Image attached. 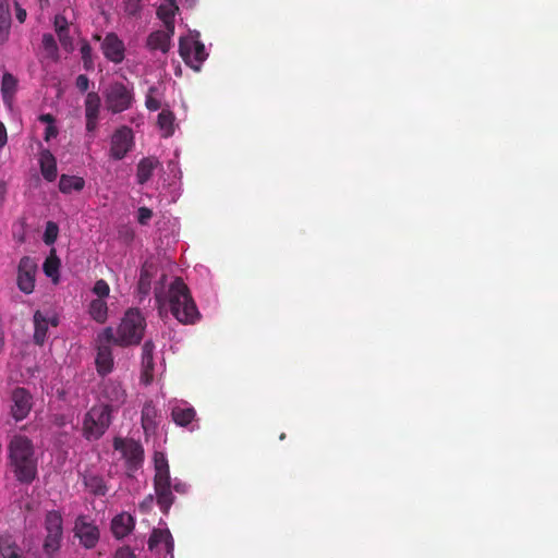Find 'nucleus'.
Returning <instances> with one entry per match:
<instances>
[{"mask_svg": "<svg viewBox=\"0 0 558 558\" xmlns=\"http://www.w3.org/2000/svg\"><path fill=\"white\" fill-rule=\"evenodd\" d=\"M101 97L96 90L87 93L84 101L85 106V118H86V130L87 132H95L99 112H100Z\"/></svg>", "mask_w": 558, "mask_h": 558, "instance_id": "obj_16", "label": "nucleus"}, {"mask_svg": "<svg viewBox=\"0 0 558 558\" xmlns=\"http://www.w3.org/2000/svg\"><path fill=\"white\" fill-rule=\"evenodd\" d=\"M145 417H149V410L148 409H144V411L142 413V418H145Z\"/></svg>", "mask_w": 558, "mask_h": 558, "instance_id": "obj_59", "label": "nucleus"}, {"mask_svg": "<svg viewBox=\"0 0 558 558\" xmlns=\"http://www.w3.org/2000/svg\"><path fill=\"white\" fill-rule=\"evenodd\" d=\"M81 59L85 69H94L95 61L93 59V47L88 44L87 39H83L80 46Z\"/></svg>", "mask_w": 558, "mask_h": 558, "instance_id": "obj_35", "label": "nucleus"}, {"mask_svg": "<svg viewBox=\"0 0 558 558\" xmlns=\"http://www.w3.org/2000/svg\"><path fill=\"white\" fill-rule=\"evenodd\" d=\"M11 29V8L0 5V45L9 39Z\"/></svg>", "mask_w": 558, "mask_h": 558, "instance_id": "obj_32", "label": "nucleus"}, {"mask_svg": "<svg viewBox=\"0 0 558 558\" xmlns=\"http://www.w3.org/2000/svg\"><path fill=\"white\" fill-rule=\"evenodd\" d=\"M113 558H137L131 548L129 546H124V548H119L117 553L114 554Z\"/></svg>", "mask_w": 558, "mask_h": 558, "instance_id": "obj_47", "label": "nucleus"}, {"mask_svg": "<svg viewBox=\"0 0 558 558\" xmlns=\"http://www.w3.org/2000/svg\"><path fill=\"white\" fill-rule=\"evenodd\" d=\"M146 320L140 310H128L117 328L114 343L118 345H133L140 343L145 333Z\"/></svg>", "mask_w": 558, "mask_h": 558, "instance_id": "obj_3", "label": "nucleus"}, {"mask_svg": "<svg viewBox=\"0 0 558 558\" xmlns=\"http://www.w3.org/2000/svg\"><path fill=\"white\" fill-rule=\"evenodd\" d=\"M83 483L94 495H106L108 493L106 481L100 474H84Z\"/></svg>", "mask_w": 558, "mask_h": 558, "instance_id": "obj_28", "label": "nucleus"}, {"mask_svg": "<svg viewBox=\"0 0 558 558\" xmlns=\"http://www.w3.org/2000/svg\"><path fill=\"white\" fill-rule=\"evenodd\" d=\"M61 45L65 48L68 47H72V37L70 35V31H69V22H68V19H65V40L64 41H61Z\"/></svg>", "mask_w": 558, "mask_h": 558, "instance_id": "obj_52", "label": "nucleus"}, {"mask_svg": "<svg viewBox=\"0 0 558 558\" xmlns=\"http://www.w3.org/2000/svg\"><path fill=\"white\" fill-rule=\"evenodd\" d=\"M37 269L36 260L28 257V255L22 257L17 263L16 283L19 289L25 292V294H31L35 290Z\"/></svg>", "mask_w": 558, "mask_h": 558, "instance_id": "obj_9", "label": "nucleus"}, {"mask_svg": "<svg viewBox=\"0 0 558 558\" xmlns=\"http://www.w3.org/2000/svg\"><path fill=\"white\" fill-rule=\"evenodd\" d=\"M112 447L119 451L124 460V468L128 475H133L140 468L143 466L145 461V449L138 440L128 437H114Z\"/></svg>", "mask_w": 558, "mask_h": 558, "instance_id": "obj_4", "label": "nucleus"}, {"mask_svg": "<svg viewBox=\"0 0 558 558\" xmlns=\"http://www.w3.org/2000/svg\"><path fill=\"white\" fill-rule=\"evenodd\" d=\"M43 46L49 54H56V52H58L57 40L52 34L43 35Z\"/></svg>", "mask_w": 558, "mask_h": 558, "instance_id": "obj_40", "label": "nucleus"}, {"mask_svg": "<svg viewBox=\"0 0 558 558\" xmlns=\"http://www.w3.org/2000/svg\"><path fill=\"white\" fill-rule=\"evenodd\" d=\"M58 225L54 223V221H48L46 226V231L44 233V242L47 245H51V243H54V241L58 240Z\"/></svg>", "mask_w": 558, "mask_h": 558, "instance_id": "obj_39", "label": "nucleus"}, {"mask_svg": "<svg viewBox=\"0 0 558 558\" xmlns=\"http://www.w3.org/2000/svg\"><path fill=\"white\" fill-rule=\"evenodd\" d=\"M90 80L88 75L80 74L76 76L75 86L81 92H86L89 88Z\"/></svg>", "mask_w": 558, "mask_h": 558, "instance_id": "obj_46", "label": "nucleus"}, {"mask_svg": "<svg viewBox=\"0 0 558 558\" xmlns=\"http://www.w3.org/2000/svg\"><path fill=\"white\" fill-rule=\"evenodd\" d=\"M173 501L174 494L171 489V476H169L159 496L157 497V504L163 513H169L170 507L172 506Z\"/></svg>", "mask_w": 558, "mask_h": 558, "instance_id": "obj_30", "label": "nucleus"}, {"mask_svg": "<svg viewBox=\"0 0 558 558\" xmlns=\"http://www.w3.org/2000/svg\"><path fill=\"white\" fill-rule=\"evenodd\" d=\"M8 459L14 477L21 483H33L38 475V458L34 442L25 435H13L8 444Z\"/></svg>", "mask_w": 558, "mask_h": 558, "instance_id": "obj_1", "label": "nucleus"}, {"mask_svg": "<svg viewBox=\"0 0 558 558\" xmlns=\"http://www.w3.org/2000/svg\"><path fill=\"white\" fill-rule=\"evenodd\" d=\"M51 324H52V325H58L57 319H53V320L51 322Z\"/></svg>", "mask_w": 558, "mask_h": 558, "instance_id": "obj_64", "label": "nucleus"}, {"mask_svg": "<svg viewBox=\"0 0 558 558\" xmlns=\"http://www.w3.org/2000/svg\"><path fill=\"white\" fill-rule=\"evenodd\" d=\"M170 476V466H165L163 471H160L159 474H155L154 476V489L156 494V498H158L159 494L161 493L162 488L166 485V482L168 481Z\"/></svg>", "mask_w": 558, "mask_h": 558, "instance_id": "obj_37", "label": "nucleus"}, {"mask_svg": "<svg viewBox=\"0 0 558 558\" xmlns=\"http://www.w3.org/2000/svg\"><path fill=\"white\" fill-rule=\"evenodd\" d=\"M156 300H157V302H158L159 304H161V302H162V298H161L160 293H158V291H156Z\"/></svg>", "mask_w": 558, "mask_h": 558, "instance_id": "obj_60", "label": "nucleus"}, {"mask_svg": "<svg viewBox=\"0 0 558 558\" xmlns=\"http://www.w3.org/2000/svg\"><path fill=\"white\" fill-rule=\"evenodd\" d=\"M0 555L3 558H23L19 544L10 535L0 536Z\"/></svg>", "mask_w": 558, "mask_h": 558, "instance_id": "obj_26", "label": "nucleus"}, {"mask_svg": "<svg viewBox=\"0 0 558 558\" xmlns=\"http://www.w3.org/2000/svg\"><path fill=\"white\" fill-rule=\"evenodd\" d=\"M179 12L177 0H167L157 8V16L165 24V32L168 35V41L171 47V38L175 33V16Z\"/></svg>", "mask_w": 558, "mask_h": 558, "instance_id": "obj_14", "label": "nucleus"}, {"mask_svg": "<svg viewBox=\"0 0 558 558\" xmlns=\"http://www.w3.org/2000/svg\"><path fill=\"white\" fill-rule=\"evenodd\" d=\"M93 38L96 39V40H101L100 34H94Z\"/></svg>", "mask_w": 558, "mask_h": 558, "instance_id": "obj_62", "label": "nucleus"}, {"mask_svg": "<svg viewBox=\"0 0 558 558\" xmlns=\"http://www.w3.org/2000/svg\"><path fill=\"white\" fill-rule=\"evenodd\" d=\"M41 122H46L47 125L50 124V122H56L54 116L52 113H41L38 118Z\"/></svg>", "mask_w": 558, "mask_h": 558, "instance_id": "obj_54", "label": "nucleus"}, {"mask_svg": "<svg viewBox=\"0 0 558 558\" xmlns=\"http://www.w3.org/2000/svg\"><path fill=\"white\" fill-rule=\"evenodd\" d=\"M112 392L114 393V398L112 401H100L98 404H95L89 412H87L86 417H98V418H110L113 417L114 413H117L121 403L125 400V393L122 389L112 388Z\"/></svg>", "mask_w": 558, "mask_h": 558, "instance_id": "obj_12", "label": "nucleus"}, {"mask_svg": "<svg viewBox=\"0 0 558 558\" xmlns=\"http://www.w3.org/2000/svg\"><path fill=\"white\" fill-rule=\"evenodd\" d=\"M15 11L19 22H25V20L27 19V11L25 10V8H22V5L19 4V2H15Z\"/></svg>", "mask_w": 558, "mask_h": 558, "instance_id": "obj_50", "label": "nucleus"}, {"mask_svg": "<svg viewBox=\"0 0 558 558\" xmlns=\"http://www.w3.org/2000/svg\"><path fill=\"white\" fill-rule=\"evenodd\" d=\"M159 161H157V159H154V157H144V159H141V161L137 165L136 171L137 182H141V184H143V182L149 181Z\"/></svg>", "mask_w": 558, "mask_h": 558, "instance_id": "obj_25", "label": "nucleus"}, {"mask_svg": "<svg viewBox=\"0 0 558 558\" xmlns=\"http://www.w3.org/2000/svg\"><path fill=\"white\" fill-rule=\"evenodd\" d=\"M89 313L97 323H105L108 318V305L106 301H102L99 296L94 299L89 305Z\"/></svg>", "mask_w": 558, "mask_h": 558, "instance_id": "obj_31", "label": "nucleus"}, {"mask_svg": "<svg viewBox=\"0 0 558 558\" xmlns=\"http://www.w3.org/2000/svg\"><path fill=\"white\" fill-rule=\"evenodd\" d=\"M93 291L95 292V294H97L99 298H101L102 300H105L106 296H109V293H110V287H109V283L108 281L106 280H97L95 282V286L93 288Z\"/></svg>", "mask_w": 558, "mask_h": 558, "instance_id": "obj_42", "label": "nucleus"}, {"mask_svg": "<svg viewBox=\"0 0 558 558\" xmlns=\"http://www.w3.org/2000/svg\"><path fill=\"white\" fill-rule=\"evenodd\" d=\"M120 234L124 238V240H133L134 238V231H132V229H125L124 231L120 232Z\"/></svg>", "mask_w": 558, "mask_h": 558, "instance_id": "obj_55", "label": "nucleus"}, {"mask_svg": "<svg viewBox=\"0 0 558 558\" xmlns=\"http://www.w3.org/2000/svg\"><path fill=\"white\" fill-rule=\"evenodd\" d=\"M101 50L105 58L113 63H121L125 58V44L116 33H108L101 40Z\"/></svg>", "mask_w": 558, "mask_h": 558, "instance_id": "obj_13", "label": "nucleus"}, {"mask_svg": "<svg viewBox=\"0 0 558 558\" xmlns=\"http://www.w3.org/2000/svg\"><path fill=\"white\" fill-rule=\"evenodd\" d=\"M169 306L173 317L180 323H196L201 317L199 310L191 291L182 278H174L169 287Z\"/></svg>", "mask_w": 558, "mask_h": 558, "instance_id": "obj_2", "label": "nucleus"}, {"mask_svg": "<svg viewBox=\"0 0 558 558\" xmlns=\"http://www.w3.org/2000/svg\"><path fill=\"white\" fill-rule=\"evenodd\" d=\"M0 5L10 7V0H0Z\"/></svg>", "mask_w": 558, "mask_h": 558, "instance_id": "obj_58", "label": "nucleus"}, {"mask_svg": "<svg viewBox=\"0 0 558 558\" xmlns=\"http://www.w3.org/2000/svg\"><path fill=\"white\" fill-rule=\"evenodd\" d=\"M157 271L154 263L145 260L141 267V274L137 282V292L141 298L147 296L151 290V280Z\"/></svg>", "mask_w": 558, "mask_h": 558, "instance_id": "obj_19", "label": "nucleus"}, {"mask_svg": "<svg viewBox=\"0 0 558 558\" xmlns=\"http://www.w3.org/2000/svg\"><path fill=\"white\" fill-rule=\"evenodd\" d=\"M5 349V327L3 323V317L0 314V356Z\"/></svg>", "mask_w": 558, "mask_h": 558, "instance_id": "obj_49", "label": "nucleus"}, {"mask_svg": "<svg viewBox=\"0 0 558 558\" xmlns=\"http://www.w3.org/2000/svg\"><path fill=\"white\" fill-rule=\"evenodd\" d=\"M169 464L168 459L166 458L165 453H155L154 454V465H155V474H160L161 470H165V468Z\"/></svg>", "mask_w": 558, "mask_h": 558, "instance_id": "obj_45", "label": "nucleus"}, {"mask_svg": "<svg viewBox=\"0 0 558 558\" xmlns=\"http://www.w3.org/2000/svg\"><path fill=\"white\" fill-rule=\"evenodd\" d=\"M153 217V209L147 208V206H141L137 209V221L141 225H147Z\"/></svg>", "mask_w": 558, "mask_h": 558, "instance_id": "obj_44", "label": "nucleus"}, {"mask_svg": "<svg viewBox=\"0 0 558 558\" xmlns=\"http://www.w3.org/2000/svg\"><path fill=\"white\" fill-rule=\"evenodd\" d=\"M148 548L157 549L158 545L163 544L166 551L170 553L174 549V538L171 535L170 530H161V527H155L148 538Z\"/></svg>", "mask_w": 558, "mask_h": 558, "instance_id": "obj_20", "label": "nucleus"}, {"mask_svg": "<svg viewBox=\"0 0 558 558\" xmlns=\"http://www.w3.org/2000/svg\"><path fill=\"white\" fill-rule=\"evenodd\" d=\"M157 90V87H149L145 95V106L149 111H157V109H160L161 102L155 96Z\"/></svg>", "mask_w": 558, "mask_h": 558, "instance_id": "obj_38", "label": "nucleus"}, {"mask_svg": "<svg viewBox=\"0 0 558 558\" xmlns=\"http://www.w3.org/2000/svg\"><path fill=\"white\" fill-rule=\"evenodd\" d=\"M154 502V495H146L145 499L141 502V509H149Z\"/></svg>", "mask_w": 558, "mask_h": 558, "instance_id": "obj_53", "label": "nucleus"}, {"mask_svg": "<svg viewBox=\"0 0 558 558\" xmlns=\"http://www.w3.org/2000/svg\"><path fill=\"white\" fill-rule=\"evenodd\" d=\"M150 424H153V422H142L144 428H149Z\"/></svg>", "mask_w": 558, "mask_h": 558, "instance_id": "obj_61", "label": "nucleus"}, {"mask_svg": "<svg viewBox=\"0 0 558 558\" xmlns=\"http://www.w3.org/2000/svg\"><path fill=\"white\" fill-rule=\"evenodd\" d=\"M196 415L195 409L190 407L187 402H182L181 404H177L173 407L171 411L172 418H193Z\"/></svg>", "mask_w": 558, "mask_h": 558, "instance_id": "obj_36", "label": "nucleus"}, {"mask_svg": "<svg viewBox=\"0 0 558 558\" xmlns=\"http://www.w3.org/2000/svg\"><path fill=\"white\" fill-rule=\"evenodd\" d=\"M124 10L131 16H137L142 10V0H123Z\"/></svg>", "mask_w": 558, "mask_h": 558, "instance_id": "obj_41", "label": "nucleus"}, {"mask_svg": "<svg viewBox=\"0 0 558 558\" xmlns=\"http://www.w3.org/2000/svg\"><path fill=\"white\" fill-rule=\"evenodd\" d=\"M154 348L153 340H146L142 345V379L145 383L151 381L154 377Z\"/></svg>", "mask_w": 558, "mask_h": 558, "instance_id": "obj_17", "label": "nucleus"}, {"mask_svg": "<svg viewBox=\"0 0 558 558\" xmlns=\"http://www.w3.org/2000/svg\"><path fill=\"white\" fill-rule=\"evenodd\" d=\"M178 424H181V426H187V424L191 423V420H177Z\"/></svg>", "mask_w": 558, "mask_h": 558, "instance_id": "obj_57", "label": "nucleus"}, {"mask_svg": "<svg viewBox=\"0 0 558 558\" xmlns=\"http://www.w3.org/2000/svg\"><path fill=\"white\" fill-rule=\"evenodd\" d=\"M135 525V521L133 515L125 514H117L111 520V532L116 537H124L133 531Z\"/></svg>", "mask_w": 558, "mask_h": 558, "instance_id": "obj_21", "label": "nucleus"}, {"mask_svg": "<svg viewBox=\"0 0 558 558\" xmlns=\"http://www.w3.org/2000/svg\"><path fill=\"white\" fill-rule=\"evenodd\" d=\"M58 134H59V131H58L57 126L54 125V123H49L45 129L44 138L46 141H50L51 137H56V135H58Z\"/></svg>", "mask_w": 558, "mask_h": 558, "instance_id": "obj_48", "label": "nucleus"}, {"mask_svg": "<svg viewBox=\"0 0 558 558\" xmlns=\"http://www.w3.org/2000/svg\"><path fill=\"white\" fill-rule=\"evenodd\" d=\"M40 172L47 181H54L58 177V162L50 149H43L39 153Z\"/></svg>", "mask_w": 558, "mask_h": 558, "instance_id": "obj_18", "label": "nucleus"}, {"mask_svg": "<svg viewBox=\"0 0 558 558\" xmlns=\"http://www.w3.org/2000/svg\"><path fill=\"white\" fill-rule=\"evenodd\" d=\"M74 535L80 538L84 547L92 549L99 542L100 530L95 523L88 522L87 515L81 514L74 522Z\"/></svg>", "mask_w": 558, "mask_h": 558, "instance_id": "obj_10", "label": "nucleus"}, {"mask_svg": "<svg viewBox=\"0 0 558 558\" xmlns=\"http://www.w3.org/2000/svg\"><path fill=\"white\" fill-rule=\"evenodd\" d=\"M45 530L47 532L44 550L46 553L58 551L63 537V517L59 510H49L45 517Z\"/></svg>", "mask_w": 558, "mask_h": 558, "instance_id": "obj_6", "label": "nucleus"}, {"mask_svg": "<svg viewBox=\"0 0 558 558\" xmlns=\"http://www.w3.org/2000/svg\"><path fill=\"white\" fill-rule=\"evenodd\" d=\"M65 24H66V17L64 15H57L54 17V27L56 32L58 34L59 40H65Z\"/></svg>", "mask_w": 558, "mask_h": 558, "instance_id": "obj_43", "label": "nucleus"}, {"mask_svg": "<svg viewBox=\"0 0 558 558\" xmlns=\"http://www.w3.org/2000/svg\"><path fill=\"white\" fill-rule=\"evenodd\" d=\"M133 132L130 126H120L111 136L110 155L116 160L124 158L125 154L131 150L133 146Z\"/></svg>", "mask_w": 558, "mask_h": 558, "instance_id": "obj_11", "label": "nucleus"}, {"mask_svg": "<svg viewBox=\"0 0 558 558\" xmlns=\"http://www.w3.org/2000/svg\"><path fill=\"white\" fill-rule=\"evenodd\" d=\"M146 47L149 50H161V52H169L171 46L169 36L166 31H154L146 38Z\"/></svg>", "mask_w": 558, "mask_h": 558, "instance_id": "obj_23", "label": "nucleus"}, {"mask_svg": "<svg viewBox=\"0 0 558 558\" xmlns=\"http://www.w3.org/2000/svg\"><path fill=\"white\" fill-rule=\"evenodd\" d=\"M179 54L190 68L198 71L207 58L206 47L199 39L180 38Z\"/></svg>", "mask_w": 558, "mask_h": 558, "instance_id": "obj_7", "label": "nucleus"}, {"mask_svg": "<svg viewBox=\"0 0 558 558\" xmlns=\"http://www.w3.org/2000/svg\"><path fill=\"white\" fill-rule=\"evenodd\" d=\"M133 100L132 90L124 83H112L106 95L107 107L112 112L125 111Z\"/></svg>", "mask_w": 558, "mask_h": 558, "instance_id": "obj_8", "label": "nucleus"}, {"mask_svg": "<svg viewBox=\"0 0 558 558\" xmlns=\"http://www.w3.org/2000/svg\"><path fill=\"white\" fill-rule=\"evenodd\" d=\"M173 488L174 490H178V493H185L186 484H174Z\"/></svg>", "mask_w": 558, "mask_h": 558, "instance_id": "obj_56", "label": "nucleus"}, {"mask_svg": "<svg viewBox=\"0 0 558 558\" xmlns=\"http://www.w3.org/2000/svg\"><path fill=\"white\" fill-rule=\"evenodd\" d=\"M109 423L106 420H84L83 422V435L87 439H97L105 434L109 428Z\"/></svg>", "mask_w": 558, "mask_h": 558, "instance_id": "obj_22", "label": "nucleus"}, {"mask_svg": "<svg viewBox=\"0 0 558 558\" xmlns=\"http://www.w3.org/2000/svg\"><path fill=\"white\" fill-rule=\"evenodd\" d=\"M16 90L17 80L15 75L10 74V72H5L1 81V94L4 101H7V99H10V97L14 96Z\"/></svg>", "mask_w": 558, "mask_h": 558, "instance_id": "obj_34", "label": "nucleus"}, {"mask_svg": "<svg viewBox=\"0 0 558 558\" xmlns=\"http://www.w3.org/2000/svg\"><path fill=\"white\" fill-rule=\"evenodd\" d=\"M85 180L82 175L62 174L59 179V189L63 194H70L72 191H82Z\"/></svg>", "mask_w": 558, "mask_h": 558, "instance_id": "obj_27", "label": "nucleus"}, {"mask_svg": "<svg viewBox=\"0 0 558 558\" xmlns=\"http://www.w3.org/2000/svg\"><path fill=\"white\" fill-rule=\"evenodd\" d=\"M8 142V133H7V126L5 124L0 121V148L4 147Z\"/></svg>", "mask_w": 558, "mask_h": 558, "instance_id": "obj_51", "label": "nucleus"}, {"mask_svg": "<svg viewBox=\"0 0 558 558\" xmlns=\"http://www.w3.org/2000/svg\"><path fill=\"white\" fill-rule=\"evenodd\" d=\"M60 265L61 260L59 259L58 255H56V253H50V255L43 263V270L46 276L51 277L53 281H58Z\"/></svg>", "mask_w": 558, "mask_h": 558, "instance_id": "obj_33", "label": "nucleus"}, {"mask_svg": "<svg viewBox=\"0 0 558 558\" xmlns=\"http://www.w3.org/2000/svg\"><path fill=\"white\" fill-rule=\"evenodd\" d=\"M117 338L112 327H106L98 337V351L96 355V371L100 375L110 374L113 369V352L110 347Z\"/></svg>", "mask_w": 558, "mask_h": 558, "instance_id": "obj_5", "label": "nucleus"}, {"mask_svg": "<svg viewBox=\"0 0 558 558\" xmlns=\"http://www.w3.org/2000/svg\"><path fill=\"white\" fill-rule=\"evenodd\" d=\"M174 120L175 116L171 110H161L157 117V124L162 131L165 137H170L174 134Z\"/></svg>", "mask_w": 558, "mask_h": 558, "instance_id": "obj_29", "label": "nucleus"}, {"mask_svg": "<svg viewBox=\"0 0 558 558\" xmlns=\"http://www.w3.org/2000/svg\"><path fill=\"white\" fill-rule=\"evenodd\" d=\"M34 341L38 345H43L46 341L48 331V319L44 316L40 310H36L34 314Z\"/></svg>", "mask_w": 558, "mask_h": 558, "instance_id": "obj_24", "label": "nucleus"}, {"mask_svg": "<svg viewBox=\"0 0 558 558\" xmlns=\"http://www.w3.org/2000/svg\"><path fill=\"white\" fill-rule=\"evenodd\" d=\"M3 193H4V187H1V185H0V196L1 197H2Z\"/></svg>", "mask_w": 558, "mask_h": 558, "instance_id": "obj_63", "label": "nucleus"}, {"mask_svg": "<svg viewBox=\"0 0 558 558\" xmlns=\"http://www.w3.org/2000/svg\"><path fill=\"white\" fill-rule=\"evenodd\" d=\"M12 414L14 418H25L29 415L31 409L34 404L33 397L25 388H16L13 390L12 396Z\"/></svg>", "mask_w": 558, "mask_h": 558, "instance_id": "obj_15", "label": "nucleus"}]
</instances>
